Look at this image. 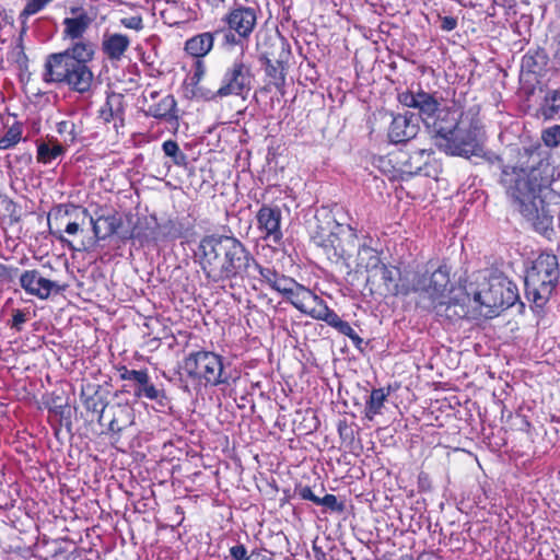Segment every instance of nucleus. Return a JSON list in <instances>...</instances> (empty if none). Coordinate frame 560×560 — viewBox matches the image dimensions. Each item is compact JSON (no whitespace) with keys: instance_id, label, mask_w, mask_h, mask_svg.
Segmentation results:
<instances>
[{"instance_id":"1","label":"nucleus","mask_w":560,"mask_h":560,"mask_svg":"<svg viewBox=\"0 0 560 560\" xmlns=\"http://www.w3.org/2000/svg\"><path fill=\"white\" fill-rule=\"evenodd\" d=\"M71 16L62 21V38L71 45L65 50L46 57L43 80L46 83L62 84L72 92L88 96L95 85L94 73L89 66L95 57V44L84 38L95 21V14L83 7H70Z\"/></svg>"},{"instance_id":"2","label":"nucleus","mask_w":560,"mask_h":560,"mask_svg":"<svg viewBox=\"0 0 560 560\" xmlns=\"http://www.w3.org/2000/svg\"><path fill=\"white\" fill-rule=\"evenodd\" d=\"M559 170L548 159H539L529 170L504 165L500 184L512 203L536 231L550 236L553 232L552 218L539 212L540 191L550 187L559 178Z\"/></svg>"},{"instance_id":"3","label":"nucleus","mask_w":560,"mask_h":560,"mask_svg":"<svg viewBox=\"0 0 560 560\" xmlns=\"http://www.w3.org/2000/svg\"><path fill=\"white\" fill-rule=\"evenodd\" d=\"M196 255L206 278L214 283L248 276L255 259L236 237L210 234L203 236Z\"/></svg>"},{"instance_id":"4","label":"nucleus","mask_w":560,"mask_h":560,"mask_svg":"<svg viewBox=\"0 0 560 560\" xmlns=\"http://www.w3.org/2000/svg\"><path fill=\"white\" fill-rule=\"evenodd\" d=\"M560 279L558 258L551 253H541L526 270L525 294L537 307H542L551 298Z\"/></svg>"},{"instance_id":"5","label":"nucleus","mask_w":560,"mask_h":560,"mask_svg":"<svg viewBox=\"0 0 560 560\" xmlns=\"http://www.w3.org/2000/svg\"><path fill=\"white\" fill-rule=\"evenodd\" d=\"M187 376L206 386L230 385L234 380L223 358L209 350H198L188 353L182 364Z\"/></svg>"},{"instance_id":"6","label":"nucleus","mask_w":560,"mask_h":560,"mask_svg":"<svg viewBox=\"0 0 560 560\" xmlns=\"http://www.w3.org/2000/svg\"><path fill=\"white\" fill-rule=\"evenodd\" d=\"M255 74L253 66L245 59L244 54L235 58L225 69L220 88L214 92L203 94L206 98L217 100L228 96L246 98L253 89Z\"/></svg>"},{"instance_id":"7","label":"nucleus","mask_w":560,"mask_h":560,"mask_svg":"<svg viewBox=\"0 0 560 560\" xmlns=\"http://www.w3.org/2000/svg\"><path fill=\"white\" fill-rule=\"evenodd\" d=\"M225 28L215 32L222 36L225 47L243 46L257 25V10L252 7L235 5L222 18Z\"/></svg>"},{"instance_id":"8","label":"nucleus","mask_w":560,"mask_h":560,"mask_svg":"<svg viewBox=\"0 0 560 560\" xmlns=\"http://www.w3.org/2000/svg\"><path fill=\"white\" fill-rule=\"evenodd\" d=\"M474 301L480 307H486L487 314H498L500 310L509 308L516 302L517 289L506 278L491 277L481 290L472 292Z\"/></svg>"},{"instance_id":"9","label":"nucleus","mask_w":560,"mask_h":560,"mask_svg":"<svg viewBox=\"0 0 560 560\" xmlns=\"http://www.w3.org/2000/svg\"><path fill=\"white\" fill-rule=\"evenodd\" d=\"M435 147L452 156L478 155L482 150V133L477 124L470 122L466 127L462 122L446 138L440 137Z\"/></svg>"},{"instance_id":"10","label":"nucleus","mask_w":560,"mask_h":560,"mask_svg":"<svg viewBox=\"0 0 560 560\" xmlns=\"http://www.w3.org/2000/svg\"><path fill=\"white\" fill-rule=\"evenodd\" d=\"M451 268L443 264L435 269L411 273V292H417L431 300L432 304L446 298L451 291Z\"/></svg>"},{"instance_id":"11","label":"nucleus","mask_w":560,"mask_h":560,"mask_svg":"<svg viewBox=\"0 0 560 560\" xmlns=\"http://www.w3.org/2000/svg\"><path fill=\"white\" fill-rule=\"evenodd\" d=\"M331 225L330 220L323 224L319 219L315 218L314 222L310 224L311 240L316 246L324 249L329 260H348L352 257V250L343 247L339 248L336 245V242H339V236L331 231Z\"/></svg>"},{"instance_id":"12","label":"nucleus","mask_w":560,"mask_h":560,"mask_svg":"<svg viewBox=\"0 0 560 560\" xmlns=\"http://www.w3.org/2000/svg\"><path fill=\"white\" fill-rule=\"evenodd\" d=\"M126 220L130 228L120 231V240H137L141 244L158 242V219L155 215H133L126 214Z\"/></svg>"},{"instance_id":"13","label":"nucleus","mask_w":560,"mask_h":560,"mask_svg":"<svg viewBox=\"0 0 560 560\" xmlns=\"http://www.w3.org/2000/svg\"><path fill=\"white\" fill-rule=\"evenodd\" d=\"M257 229L262 233V238L275 245H279L283 238L281 229L282 211L273 205H262L256 213Z\"/></svg>"},{"instance_id":"14","label":"nucleus","mask_w":560,"mask_h":560,"mask_svg":"<svg viewBox=\"0 0 560 560\" xmlns=\"http://www.w3.org/2000/svg\"><path fill=\"white\" fill-rule=\"evenodd\" d=\"M398 101L404 106L418 109V115L423 124L428 122L430 117H433V115L442 107L441 97L421 89L417 92L405 91L399 93Z\"/></svg>"},{"instance_id":"15","label":"nucleus","mask_w":560,"mask_h":560,"mask_svg":"<svg viewBox=\"0 0 560 560\" xmlns=\"http://www.w3.org/2000/svg\"><path fill=\"white\" fill-rule=\"evenodd\" d=\"M83 218H88L92 224L95 242L105 241L113 235H118L120 238V231L125 230L122 218L115 211L106 213L96 212L91 215L88 209H82Z\"/></svg>"},{"instance_id":"16","label":"nucleus","mask_w":560,"mask_h":560,"mask_svg":"<svg viewBox=\"0 0 560 560\" xmlns=\"http://www.w3.org/2000/svg\"><path fill=\"white\" fill-rule=\"evenodd\" d=\"M460 112L454 107L442 106L430 120L425 122V127L431 133L434 145H438L440 137H447L454 131L460 121Z\"/></svg>"},{"instance_id":"17","label":"nucleus","mask_w":560,"mask_h":560,"mask_svg":"<svg viewBox=\"0 0 560 560\" xmlns=\"http://www.w3.org/2000/svg\"><path fill=\"white\" fill-rule=\"evenodd\" d=\"M20 284L26 293L40 300H47L51 292L59 293L65 290V287L42 277L36 269L24 271L20 277Z\"/></svg>"},{"instance_id":"18","label":"nucleus","mask_w":560,"mask_h":560,"mask_svg":"<svg viewBox=\"0 0 560 560\" xmlns=\"http://www.w3.org/2000/svg\"><path fill=\"white\" fill-rule=\"evenodd\" d=\"M283 298L300 312L308 316L310 312L316 310V305H318L319 301H322V298H319L306 287L298 283L295 280L293 285L289 287V289L285 291Z\"/></svg>"},{"instance_id":"19","label":"nucleus","mask_w":560,"mask_h":560,"mask_svg":"<svg viewBox=\"0 0 560 560\" xmlns=\"http://www.w3.org/2000/svg\"><path fill=\"white\" fill-rule=\"evenodd\" d=\"M419 131V125L413 115H397L393 118L389 129L388 139L393 143H402L416 138Z\"/></svg>"},{"instance_id":"20","label":"nucleus","mask_w":560,"mask_h":560,"mask_svg":"<svg viewBox=\"0 0 560 560\" xmlns=\"http://www.w3.org/2000/svg\"><path fill=\"white\" fill-rule=\"evenodd\" d=\"M375 271L380 275L387 292L395 295H408L411 292V281L408 278H401L399 268L381 264Z\"/></svg>"},{"instance_id":"21","label":"nucleus","mask_w":560,"mask_h":560,"mask_svg":"<svg viewBox=\"0 0 560 560\" xmlns=\"http://www.w3.org/2000/svg\"><path fill=\"white\" fill-rule=\"evenodd\" d=\"M129 46V37L120 33L105 34L102 39V51L110 61H119Z\"/></svg>"},{"instance_id":"22","label":"nucleus","mask_w":560,"mask_h":560,"mask_svg":"<svg viewBox=\"0 0 560 560\" xmlns=\"http://www.w3.org/2000/svg\"><path fill=\"white\" fill-rule=\"evenodd\" d=\"M36 159L38 163L50 164L65 155L67 149L56 138L47 137L36 141Z\"/></svg>"},{"instance_id":"23","label":"nucleus","mask_w":560,"mask_h":560,"mask_svg":"<svg viewBox=\"0 0 560 560\" xmlns=\"http://www.w3.org/2000/svg\"><path fill=\"white\" fill-rule=\"evenodd\" d=\"M253 267L258 270L262 281H265L272 290L279 292L282 296L289 287H292L294 283L293 278L279 275L273 268H265L256 261L253 264Z\"/></svg>"},{"instance_id":"24","label":"nucleus","mask_w":560,"mask_h":560,"mask_svg":"<svg viewBox=\"0 0 560 560\" xmlns=\"http://www.w3.org/2000/svg\"><path fill=\"white\" fill-rule=\"evenodd\" d=\"M158 242L175 241L186 237L189 229L179 219H168L165 222H158Z\"/></svg>"},{"instance_id":"25","label":"nucleus","mask_w":560,"mask_h":560,"mask_svg":"<svg viewBox=\"0 0 560 560\" xmlns=\"http://www.w3.org/2000/svg\"><path fill=\"white\" fill-rule=\"evenodd\" d=\"M215 33L205 32L192 36L185 44V50L198 59L205 57L213 47Z\"/></svg>"},{"instance_id":"26","label":"nucleus","mask_w":560,"mask_h":560,"mask_svg":"<svg viewBox=\"0 0 560 560\" xmlns=\"http://www.w3.org/2000/svg\"><path fill=\"white\" fill-rule=\"evenodd\" d=\"M176 100L173 95H166L156 104L150 105L145 114L156 119L173 120L177 119Z\"/></svg>"},{"instance_id":"27","label":"nucleus","mask_w":560,"mask_h":560,"mask_svg":"<svg viewBox=\"0 0 560 560\" xmlns=\"http://www.w3.org/2000/svg\"><path fill=\"white\" fill-rule=\"evenodd\" d=\"M205 73H206L205 62L200 59H197L194 63L192 73L189 75L188 82H187V84L191 86V89L189 91L190 92L189 97L203 100V101H211L210 98H206L203 96V94H206L207 92H212V91L199 85Z\"/></svg>"},{"instance_id":"28","label":"nucleus","mask_w":560,"mask_h":560,"mask_svg":"<svg viewBox=\"0 0 560 560\" xmlns=\"http://www.w3.org/2000/svg\"><path fill=\"white\" fill-rule=\"evenodd\" d=\"M381 259L376 249L366 244H361L357 252V269L366 271L376 270L381 265Z\"/></svg>"},{"instance_id":"29","label":"nucleus","mask_w":560,"mask_h":560,"mask_svg":"<svg viewBox=\"0 0 560 560\" xmlns=\"http://www.w3.org/2000/svg\"><path fill=\"white\" fill-rule=\"evenodd\" d=\"M133 395L138 398L145 397L150 400H154L161 407H165L168 404V399L164 390L156 388L150 382L149 375L144 378V382L135 387Z\"/></svg>"},{"instance_id":"30","label":"nucleus","mask_w":560,"mask_h":560,"mask_svg":"<svg viewBox=\"0 0 560 560\" xmlns=\"http://www.w3.org/2000/svg\"><path fill=\"white\" fill-rule=\"evenodd\" d=\"M259 60L265 67V72L269 78L270 83L277 89L282 88L285 83L284 67L282 61L277 60L273 62L266 54L261 55Z\"/></svg>"},{"instance_id":"31","label":"nucleus","mask_w":560,"mask_h":560,"mask_svg":"<svg viewBox=\"0 0 560 560\" xmlns=\"http://www.w3.org/2000/svg\"><path fill=\"white\" fill-rule=\"evenodd\" d=\"M113 418L108 423V430L113 433H120L127 425L132 423V410L128 406L115 405L110 408Z\"/></svg>"},{"instance_id":"32","label":"nucleus","mask_w":560,"mask_h":560,"mask_svg":"<svg viewBox=\"0 0 560 560\" xmlns=\"http://www.w3.org/2000/svg\"><path fill=\"white\" fill-rule=\"evenodd\" d=\"M548 63V56L544 49H537L535 51H528L522 58V70L529 73L541 72Z\"/></svg>"},{"instance_id":"33","label":"nucleus","mask_w":560,"mask_h":560,"mask_svg":"<svg viewBox=\"0 0 560 560\" xmlns=\"http://www.w3.org/2000/svg\"><path fill=\"white\" fill-rule=\"evenodd\" d=\"M429 158L425 149H417L407 159L400 160L402 171L410 175L418 174L428 164Z\"/></svg>"},{"instance_id":"34","label":"nucleus","mask_w":560,"mask_h":560,"mask_svg":"<svg viewBox=\"0 0 560 560\" xmlns=\"http://www.w3.org/2000/svg\"><path fill=\"white\" fill-rule=\"evenodd\" d=\"M433 307L438 316L445 317L448 320L462 318L466 314L463 305L458 303H453L450 300L445 301V299L433 304Z\"/></svg>"},{"instance_id":"35","label":"nucleus","mask_w":560,"mask_h":560,"mask_svg":"<svg viewBox=\"0 0 560 560\" xmlns=\"http://www.w3.org/2000/svg\"><path fill=\"white\" fill-rule=\"evenodd\" d=\"M25 7L19 14V21L21 24V33H25L28 30L27 21L32 15L37 14L46 8L52 0H25Z\"/></svg>"},{"instance_id":"36","label":"nucleus","mask_w":560,"mask_h":560,"mask_svg":"<svg viewBox=\"0 0 560 560\" xmlns=\"http://www.w3.org/2000/svg\"><path fill=\"white\" fill-rule=\"evenodd\" d=\"M310 316L316 320L325 322L332 328H336L342 320L335 311L328 307L323 299L319 301V304L316 305V310L310 312Z\"/></svg>"},{"instance_id":"37","label":"nucleus","mask_w":560,"mask_h":560,"mask_svg":"<svg viewBox=\"0 0 560 560\" xmlns=\"http://www.w3.org/2000/svg\"><path fill=\"white\" fill-rule=\"evenodd\" d=\"M387 394L383 388H375L371 392L370 398L366 401L365 415L366 418L372 420L375 415L381 412Z\"/></svg>"},{"instance_id":"38","label":"nucleus","mask_w":560,"mask_h":560,"mask_svg":"<svg viewBox=\"0 0 560 560\" xmlns=\"http://www.w3.org/2000/svg\"><path fill=\"white\" fill-rule=\"evenodd\" d=\"M560 90H551L547 92L545 102L541 107V114L546 119H551L559 110Z\"/></svg>"},{"instance_id":"39","label":"nucleus","mask_w":560,"mask_h":560,"mask_svg":"<svg viewBox=\"0 0 560 560\" xmlns=\"http://www.w3.org/2000/svg\"><path fill=\"white\" fill-rule=\"evenodd\" d=\"M83 405L88 411L98 413V422L101 423L107 402L104 397L96 390L93 395L88 396L83 400Z\"/></svg>"},{"instance_id":"40","label":"nucleus","mask_w":560,"mask_h":560,"mask_svg":"<svg viewBox=\"0 0 560 560\" xmlns=\"http://www.w3.org/2000/svg\"><path fill=\"white\" fill-rule=\"evenodd\" d=\"M22 136V126L20 124H14L10 127L3 137L0 138V149L8 150L15 145Z\"/></svg>"},{"instance_id":"41","label":"nucleus","mask_w":560,"mask_h":560,"mask_svg":"<svg viewBox=\"0 0 560 560\" xmlns=\"http://www.w3.org/2000/svg\"><path fill=\"white\" fill-rule=\"evenodd\" d=\"M163 152L165 155L172 158L174 164L176 165H185L186 164V155L180 151L178 144L174 140H166L162 144Z\"/></svg>"},{"instance_id":"42","label":"nucleus","mask_w":560,"mask_h":560,"mask_svg":"<svg viewBox=\"0 0 560 560\" xmlns=\"http://www.w3.org/2000/svg\"><path fill=\"white\" fill-rule=\"evenodd\" d=\"M541 140L548 148H557L560 144V125H553L541 131Z\"/></svg>"},{"instance_id":"43","label":"nucleus","mask_w":560,"mask_h":560,"mask_svg":"<svg viewBox=\"0 0 560 560\" xmlns=\"http://www.w3.org/2000/svg\"><path fill=\"white\" fill-rule=\"evenodd\" d=\"M120 378L125 381H133L136 387L139 386L144 378L149 375L147 370H129L126 366L119 369Z\"/></svg>"},{"instance_id":"44","label":"nucleus","mask_w":560,"mask_h":560,"mask_svg":"<svg viewBox=\"0 0 560 560\" xmlns=\"http://www.w3.org/2000/svg\"><path fill=\"white\" fill-rule=\"evenodd\" d=\"M335 329L347 336L358 349L363 345V339L354 331L348 322L341 320Z\"/></svg>"},{"instance_id":"45","label":"nucleus","mask_w":560,"mask_h":560,"mask_svg":"<svg viewBox=\"0 0 560 560\" xmlns=\"http://www.w3.org/2000/svg\"><path fill=\"white\" fill-rule=\"evenodd\" d=\"M316 505H322L330 512L341 513L345 510L343 502L338 501L336 495L328 493L325 494L323 498H319V502H317Z\"/></svg>"},{"instance_id":"46","label":"nucleus","mask_w":560,"mask_h":560,"mask_svg":"<svg viewBox=\"0 0 560 560\" xmlns=\"http://www.w3.org/2000/svg\"><path fill=\"white\" fill-rule=\"evenodd\" d=\"M336 245L339 248L343 247V248L351 249L352 255L354 254V250L355 249L358 250V247L360 246V244H358V236L352 229H350V233L348 234V236L345 240L339 237V242H336Z\"/></svg>"},{"instance_id":"47","label":"nucleus","mask_w":560,"mask_h":560,"mask_svg":"<svg viewBox=\"0 0 560 560\" xmlns=\"http://www.w3.org/2000/svg\"><path fill=\"white\" fill-rule=\"evenodd\" d=\"M295 493L302 499L313 502L317 504L319 502V497L314 494L312 489L308 486H298L295 488Z\"/></svg>"},{"instance_id":"48","label":"nucleus","mask_w":560,"mask_h":560,"mask_svg":"<svg viewBox=\"0 0 560 560\" xmlns=\"http://www.w3.org/2000/svg\"><path fill=\"white\" fill-rule=\"evenodd\" d=\"M121 25L127 28L141 31L143 28V20L140 15H133L129 18H122L120 20Z\"/></svg>"},{"instance_id":"49","label":"nucleus","mask_w":560,"mask_h":560,"mask_svg":"<svg viewBox=\"0 0 560 560\" xmlns=\"http://www.w3.org/2000/svg\"><path fill=\"white\" fill-rule=\"evenodd\" d=\"M230 556L233 560H249L250 553H247V549L244 545H235L230 548Z\"/></svg>"},{"instance_id":"50","label":"nucleus","mask_w":560,"mask_h":560,"mask_svg":"<svg viewBox=\"0 0 560 560\" xmlns=\"http://www.w3.org/2000/svg\"><path fill=\"white\" fill-rule=\"evenodd\" d=\"M98 118L102 119L105 124H108L114 118V109L109 100L105 102V104L98 110Z\"/></svg>"},{"instance_id":"51","label":"nucleus","mask_w":560,"mask_h":560,"mask_svg":"<svg viewBox=\"0 0 560 560\" xmlns=\"http://www.w3.org/2000/svg\"><path fill=\"white\" fill-rule=\"evenodd\" d=\"M26 322V315L21 310H14L12 315V324L11 327L14 328L16 331L22 330L23 324Z\"/></svg>"},{"instance_id":"52","label":"nucleus","mask_w":560,"mask_h":560,"mask_svg":"<svg viewBox=\"0 0 560 560\" xmlns=\"http://www.w3.org/2000/svg\"><path fill=\"white\" fill-rule=\"evenodd\" d=\"M57 131L58 133L62 135L68 132L71 135V141L74 140V124L71 121L62 120L57 124Z\"/></svg>"},{"instance_id":"53","label":"nucleus","mask_w":560,"mask_h":560,"mask_svg":"<svg viewBox=\"0 0 560 560\" xmlns=\"http://www.w3.org/2000/svg\"><path fill=\"white\" fill-rule=\"evenodd\" d=\"M338 432L342 440L352 441L353 440V431L349 428L346 421H340L338 424Z\"/></svg>"},{"instance_id":"54","label":"nucleus","mask_w":560,"mask_h":560,"mask_svg":"<svg viewBox=\"0 0 560 560\" xmlns=\"http://www.w3.org/2000/svg\"><path fill=\"white\" fill-rule=\"evenodd\" d=\"M457 26V19L454 16H443L441 18V28L445 32H451L455 30Z\"/></svg>"},{"instance_id":"55","label":"nucleus","mask_w":560,"mask_h":560,"mask_svg":"<svg viewBox=\"0 0 560 560\" xmlns=\"http://www.w3.org/2000/svg\"><path fill=\"white\" fill-rule=\"evenodd\" d=\"M249 560H275L272 553L261 549V550H253L250 552Z\"/></svg>"},{"instance_id":"56","label":"nucleus","mask_w":560,"mask_h":560,"mask_svg":"<svg viewBox=\"0 0 560 560\" xmlns=\"http://www.w3.org/2000/svg\"><path fill=\"white\" fill-rule=\"evenodd\" d=\"M80 231V224L78 222H69L67 225H66V229H65V232L70 234V235H74L77 234L78 232Z\"/></svg>"},{"instance_id":"57","label":"nucleus","mask_w":560,"mask_h":560,"mask_svg":"<svg viewBox=\"0 0 560 560\" xmlns=\"http://www.w3.org/2000/svg\"><path fill=\"white\" fill-rule=\"evenodd\" d=\"M58 238H59V241H60L62 244L67 245V247H68L69 249H73V250H81V249H85V248H86V247H85V245H84V243H82V246H81V247H78V248H77V247H74V246H73V244H72L69 240H67L66 237H63V236H61V235H60V236H58Z\"/></svg>"},{"instance_id":"58","label":"nucleus","mask_w":560,"mask_h":560,"mask_svg":"<svg viewBox=\"0 0 560 560\" xmlns=\"http://www.w3.org/2000/svg\"><path fill=\"white\" fill-rule=\"evenodd\" d=\"M553 61L560 67V42H558L553 47Z\"/></svg>"},{"instance_id":"59","label":"nucleus","mask_w":560,"mask_h":560,"mask_svg":"<svg viewBox=\"0 0 560 560\" xmlns=\"http://www.w3.org/2000/svg\"><path fill=\"white\" fill-rule=\"evenodd\" d=\"M8 277V268L0 264V280L4 279Z\"/></svg>"},{"instance_id":"60","label":"nucleus","mask_w":560,"mask_h":560,"mask_svg":"<svg viewBox=\"0 0 560 560\" xmlns=\"http://www.w3.org/2000/svg\"><path fill=\"white\" fill-rule=\"evenodd\" d=\"M213 4L219 5L220 3H224L225 0H212Z\"/></svg>"},{"instance_id":"61","label":"nucleus","mask_w":560,"mask_h":560,"mask_svg":"<svg viewBox=\"0 0 560 560\" xmlns=\"http://www.w3.org/2000/svg\"><path fill=\"white\" fill-rule=\"evenodd\" d=\"M158 95V92H152L151 96L154 98Z\"/></svg>"},{"instance_id":"62","label":"nucleus","mask_w":560,"mask_h":560,"mask_svg":"<svg viewBox=\"0 0 560 560\" xmlns=\"http://www.w3.org/2000/svg\"><path fill=\"white\" fill-rule=\"evenodd\" d=\"M418 560H421V557Z\"/></svg>"}]
</instances>
